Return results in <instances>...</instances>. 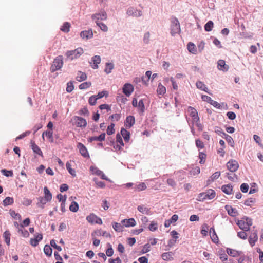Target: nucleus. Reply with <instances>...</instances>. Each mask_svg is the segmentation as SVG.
<instances>
[{
    "label": "nucleus",
    "mask_w": 263,
    "mask_h": 263,
    "mask_svg": "<svg viewBox=\"0 0 263 263\" xmlns=\"http://www.w3.org/2000/svg\"><path fill=\"white\" fill-rule=\"evenodd\" d=\"M187 112L192 118L193 125L195 124L198 127V130L202 131L203 129V126L200 123V119L197 110L192 106H189L187 108Z\"/></svg>",
    "instance_id": "f257e3e1"
},
{
    "label": "nucleus",
    "mask_w": 263,
    "mask_h": 263,
    "mask_svg": "<svg viewBox=\"0 0 263 263\" xmlns=\"http://www.w3.org/2000/svg\"><path fill=\"white\" fill-rule=\"evenodd\" d=\"M237 224L243 231H248L250 226L252 225V220L248 217H243L241 220H237Z\"/></svg>",
    "instance_id": "f03ea898"
},
{
    "label": "nucleus",
    "mask_w": 263,
    "mask_h": 263,
    "mask_svg": "<svg viewBox=\"0 0 263 263\" xmlns=\"http://www.w3.org/2000/svg\"><path fill=\"white\" fill-rule=\"evenodd\" d=\"M215 196L216 193L215 191L212 189H209L204 192L200 193L197 199L199 201H203L206 199H212L215 198Z\"/></svg>",
    "instance_id": "7ed1b4c3"
},
{
    "label": "nucleus",
    "mask_w": 263,
    "mask_h": 263,
    "mask_svg": "<svg viewBox=\"0 0 263 263\" xmlns=\"http://www.w3.org/2000/svg\"><path fill=\"white\" fill-rule=\"evenodd\" d=\"M171 34L174 36L176 34L179 33L181 29L179 21L176 17H172L171 19Z\"/></svg>",
    "instance_id": "20e7f679"
},
{
    "label": "nucleus",
    "mask_w": 263,
    "mask_h": 263,
    "mask_svg": "<svg viewBox=\"0 0 263 263\" xmlns=\"http://www.w3.org/2000/svg\"><path fill=\"white\" fill-rule=\"evenodd\" d=\"M73 125H75L78 127H85L87 126L86 120L79 116H73L70 121Z\"/></svg>",
    "instance_id": "39448f33"
},
{
    "label": "nucleus",
    "mask_w": 263,
    "mask_h": 263,
    "mask_svg": "<svg viewBox=\"0 0 263 263\" xmlns=\"http://www.w3.org/2000/svg\"><path fill=\"white\" fill-rule=\"evenodd\" d=\"M84 52L83 48L79 47L73 50L68 51L66 52V56L70 60H72L79 58Z\"/></svg>",
    "instance_id": "423d86ee"
},
{
    "label": "nucleus",
    "mask_w": 263,
    "mask_h": 263,
    "mask_svg": "<svg viewBox=\"0 0 263 263\" xmlns=\"http://www.w3.org/2000/svg\"><path fill=\"white\" fill-rule=\"evenodd\" d=\"M63 65V57L62 55L57 57L53 61L51 66V72H54L60 69Z\"/></svg>",
    "instance_id": "0eeeda50"
},
{
    "label": "nucleus",
    "mask_w": 263,
    "mask_h": 263,
    "mask_svg": "<svg viewBox=\"0 0 263 263\" xmlns=\"http://www.w3.org/2000/svg\"><path fill=\"white\" fill-rule=\"evenodd\" d=\"M86 220L91 224L96 223L101 224L102 223V219L93 213H91L88 215L86 217Z\"/></svg>",
    "instance_id": "6e6552de"
},
{
    "label": "nucleus",
    "mask_w": 263,
    "mask_h": 263,
    "mask_svg": "<svg viewBox=\"0 0 263 263\" xmlns=\"http://www.w3.org/2000/svg\"><path fill=\"white\" fill-rule=\"evenodd\" d=\"M227 166L230 172H235L238 169L239 164L236 160L231 159L227 162Z\"/></svg>",
    "instance_id": "1a4fd4ad"
},
{
    "label": "nucleus",
    "mask_w": 263,
    "mask_h": 263,
    "mask_svg": "<svg viewBox=\"0 0 263 263\" xmlns=\"http://www.w3.org/2000/svg\"><path fill=\"white\" fill-rule=\"evenodd\" d=\"M77 147L79 149L80 153L83 157L87 158L90 157L87 149L83 144L79 142L77 144Z\"/></svg>",
    "instance_id": "9d476101"
},
{
    "label": "nucleus",
    "mask_w": 263,
    "mask_h": 263,
    "mask_svg": "<svg viewBox=\"0 0 263 263\" xmlns=\"http://www.w3.org/2000/svg\"><path fill=\"white\" fill-rule=\"evenodd\" d=\"M91 18L93 20L97 22V21L106 20L107 18V15L105 11H101L100 13H96L92 15Z\"/></svg>",
    "instance_id": "9b49d317"
},
{
    "label": "nucleus",
    "mask_w": 263,
    "mask_h": 263,
    "mask_svg": "<svg viewBox=\"0 0 263 263\" xmlns=\"http://www.w3.org/2000/svg\"><path fill=\"white\" fill-rule=\"evenodd\" d=\"M126 13L128 16L135 17H139L142 15L141 11L136 9L133 7L129 8L127 10Z\"/></svg>",
    "instance_id": "f8f14e48"
},
{
    "label": "nucleus",
    "mask_w": 263,
    "mask_h": 263,
    "mask_svg": "<svg viewBox=\"0 0 263 263\" xmlns=\"http://www.w3.org/2000/svg\"><path fill=\"white\" fill-rule=\"evenodd\" d=\"M134 91V87L130 83H126L123 87V92L127 97H129Z\"/></svg>",
    "instance_id": "ddd939ff"
},
{
    "label": "nucleus",
    "mask_w": 263,
    "mask_h": 263,
    "mask_svg": "<svg viewBox=\"0 0 263 263\" xmlns=\"http://www.w3.org/2000/svg\"><path fill=\"white\" fill-rule=\"evenodd\" d=\"M225 209L228 212V214L232 217H236L238 215V211L236 208H233L230 205H226Z\"/></svg>",
    "instance_id": "4468645a"
},
{
    "label": "nucleus",
    "mask_w": 263,
    "mask_h": 263,
    "mask_svg": "<svg viewBox=\"0 0 263 263\" xmlns=\"http://www.w3.org/2000/svg\"><path fill=\"white\" fill-rule=\"evenodd\" d=\"M121 224H123V227H134L136 224V222L134 218H131L129 219H125L121 221Z\"/></svg>",
    "instance_id": "2eb2a0df"
},
{
    "label": "nucleus",
    "mask_w": 263,
    "mask_h": 263,
    "mask_svg": "<svg viewBox=\"0 0 263 263\" xmlns=\"http://www.w3.org/2000/svg\"><path fill=\"white\" fill-rule=\"evenodd\" d=\"M258 240L257 233L256 231L252 232L249 238V242L250 245L253 247L255 245V242Z\"/></svg>",
    "instance_id": "dca6fc26"
},
{
    "label": "nucleus",
    "mask_w": 263,
    "mask_h": 263,
    "mask_svg": "<svg viewBox=\"0 0 263 263\" xmlns=\"http://www.w3.org/2000/svg\"><path fill=\"white\" fill-rule=\"evenodd\" d=\"M31 147L34 153L43 157V155L40 148L35 143L34 141H31Z\"/></svg>",
    "instance_id": "f3484780"
},
{
    "label": "nucleus",
    "mask_w": 263,
    "mask_h": 263,
    "mask_svg": "<svg viewBox=\"0 0 263 263\" xmlns=\"http://www.w3.org/2000/svg\"><path fill=\"white\" fill-rule=\"evenodd\" d=\"M217 68L219 70L227 71L229 70V67L228 65L226 64L224 60H219L218 61Z\"/></svg>",
    "instance_id": "a211bd4d"
},
{
    "label": "nucleus",
    "mask_w": 263,
    "mask_h": 263,
    "mask_svg": "<svg viewBox=\"0 0 263 263\" xmlns=\"http://www.w3.org/2000/svg\"><path fill=\"white\" fill-rule=\"evenodd\" d=\"M80 36L82 38L85 39L86 40L92 38L93 36V32L92 29L81 31L80 33Z\"/></svg>",
    "instance_id": "6ab92c4d"
},
{
    "label": "nucleus",
    "mask_w": 263,
    "mask_h": 263,
    "mask_svg": "<svg viewBox=\"0 0 263 263\" xmlns=\"http://www.w3.org/2000/svg\"><path fill=\"white\" fill-rule=\"evenodd\" d=\"M43 238L42 234H37L33 238H31L30 241V244L33 246L35 247L39 244V242L41 241Z\"/></svg>",
    "instance_id": "aec40b11"
},
{
    "label": "nucleus",
    "mask_w": 263,
    "mask_h": 263,
    "mask_svg": "<svg viewBox=\"0 0 263 263\" xmlns=\"http://www.w3.org/2000/svg\"><path fill=\"white\" fill-rule=\"evenodd\" d=\"M91 235L92 237H95L96 236H105L106 237H110L111 235L109 233H107L106 231H102L101 230H97L94 231Z\"/></svg>",
    "instance_id": "412c9836"
},
{
    "label": "nucleus",
    "mask_w": 263,
    "mask_h": 263,
    "mask_svg": "<svg viewBox=\"0 0 263 263\" xmlns=\"http://www.w3.org/2000/svg\"><path fill=\"white\" fill-rule=\"evenodd\" d=\"M222 191L227 195H231L233 192V186L230 184L223 185L221 186Z\"/></svg>",
    "instance_id": "4be33fe9"
},
{
    "label": "nucleus",
    "mask_w": 263,
    "mask_h": 263,
    "mask_svg": "<svg viewBox=\"0 0 263 263\" xmlns=\"http://www.w3.org/2000/svg\"><path fill=\"white\" fill-rule=\"evenodd\" d=\"M138 210L141 213L146 215L151 214V209L144 205H141L137 207Z\"/></svg>",
    "instance_id": "5701e85b"
},
{
    "label": "nucleus",
    "mask_w": 263,
    "mask_h": 263,
    "mask_svg": "<svg viewBox=\"0 0 263 263\" xmlns=\"http://www.w3.org/2000/svg\"><path fill=\"white\" fill-rule=\"evenodd\" d=\"M135 122V118L133 116H128L125 122V125L128 127L130 128Z\"/></svg>",
    "instance_id": "b1692460"
},
{
    "label": "nucleus",
    "mask_w": 263,
    "mask_h": 263,
    "mask_svg": "<svg viewBox=\"0 0 263 263\" xmlns=\"http://www.w3.org/2000/svg\"><path fill=\"white\" fill-rule=\"evenodd\" d=\"M174 253L173 252L163 253L161 255L162 258L165 261L172 260Z\"/></svg>",
    "instance_id": "393cba45"
},
{
    "label": "nucleus",
    "mask_w": 263,
    "mask_h": 263,
    "mask_svg": "<svg viewBox=\"0 0 263 263\" xmlns=\"http://www.w3.org/2000/svg\"><path fill=\"white\" fill-rule=\"evenodd\" d=\"M92 64L91 66L93 69H97L98 68V64L101 62L100 57L99 55H95L92 58Z\"/></svg>",
    "instance_id": "a878e982"
},
{
    "label": "nucleus",
    "mask_w": 263,
    "mask_h": 263,
    "mask_svg": "<svg viewBox=\"0 0 263 263\" xmlns=\"http://www.w3.org/2000/svg\"><path fill=\"white\" fill-rule=\"evenodd\" d=\"M210 234L212 240L214 243H218V237L215 232V229L213 228H211L210 229Z\"/></svg>",
    "instance_id": "bb28decb"
},
{
    "label": "nucleus",
    "mask_w": 263,
    "mask_h": 263,
    "mask_svg": "<svg viewBox=\"0 0 263 263\" xmlns=\"http://www.w3.org/2000/svg\"><path fill=\"white\" fill-rule=\"evenodd\" d=\"M121 134L123 137L125 142H128L130 139V133L129 131H127L125 128H121Z\"/></svg>",
    "instance_id": "cd10ccee"
},
{
    "label": "nucleus",
    "mask_w": 263,
    "mask_h": 263,
    "mask_svg": "<svg viewBox=\"0 0 263 263\" xmlns=\"http://www.w3.org/2000/svg\"><path fill=\"white\" fill-rule=\"evenodd\" d=\"M44 199H46L47 201H50L52 199V194L50 193V191L48 190L47 187L45 186L44 187Z\"/></svg>",
    "instance_id": "c85d7f7f"
},
{
    "label": "nucleus",
    "mask_w": 263,
    "mask_h": 263,
    "mask_svg": "<svg viewBox=\"0 0 263 263\" xmlns=\"http://www.w3.org/2000/svg\"><path fill=\"white\" fill-rule=\"evenodd\" d=\"M105 134L102 133L99 136H93L89 138V141L92 142L93 141H102L105 140Z\"/></svg>",
    "instance_id": "c756f323"
},
{
    "label": "nucleus",
    "mask_w": 263,
    "mask_h": 263,
    "mask_svg": "<svg viewBox=\"0 0 263 263\" xmlns=\"http://www.w3.org/2000/svg\"><path fill=\"white\" fill-rule=\"evenodd\" d=\"M87 79V75L85 72L78 71L76 79L79 82H82Z\"/></svg>",
    "instance_id": "7c9ffc66"
},
{
    "label": "nucleus",
    "mask_w": 263,
    "mask_h": 263,
    "mask_svg": "<svg viewBox=\"0 0 263 263\" xmlns=\"http://www.w3.org/2000/svg\"><path fill=\"white\" fill-rule=\"evenodd\" d=\"M44 135H45L51 142L53 141L52 129H49V130L44 132L42 134V137L43 139Z\"/></svg>",
    "instance_id": "2f4dec72"
},
{
    "label": "nucleus",
    "mask_w": 263,
    "mask_h": 263,
    "mask_svg": "<svg viewBox=\"0 0 263 263\" xmlns=\"http://www.w3.org/2000/svg\"><path fill=\"white\" fill-rule=\"evenodd\" d=\"M112 227L114 230L116 232H120L123 231V226L121 223H119L118 222H113Z\"/></svg>",
    "instance_id": "473e14b6"
},
{
    "label": "nucleus",
    "mask_w": 263,
    "mask_h": 263,
    "mask_svg": "<svg viewBox=\"0 0 263 263\" xmlns=\"http://www.w3.org/2000/svg\"><path fill=\"white\" fill-rule=\"evenodd\" d=\"M157 92L158 95L163 96L166 93V88L161 83H159L158 86Z\"/></svg>",
    "instance_id": "72a5a7b5"
},
{
    "label": "nucleus",
    "mask_w": 263,
    "mask_h": 263,
    "mask_svg": "<svg viewBox=\"0 0 263 263\" xmlns=\"http://www.w3.org/2000/svg\"><path fill=\"white\" fill-rule=\"evenodd\" d=\"M187 49L190 52L193 54L196 53L197 49L196 46L193 43L190 42L187 44Z\"/></svg>",
    "instance_id": "f704fd0d"
},
{
    "label": "nucleus",
    "mask_w": 263,
    "mask_h": 263,
    "mask_svg": "<svg viewBox=\"0 0 263 263\" xmlns=\"http://www.w3.org/2000/svg\"><path fill=\"white\" fill-rule=\"evenodd\" d=\"M256 202V199L254 198H249L244 201V204L246 206H252Z\"/></svg>",
    "instance_id": "c9c22d12"
},
{
    "label": "nucleus",
    "mask_w": 263,
    "mask_h": 263,
    "mask_svg": "<svg viewBox=\"0 0 263 263\" xmlns=\"http://www.w3.org/2000/svg\"><path fill=\"white\" fill-rule=\"evenodd\" d=\"M196 86L198 88L203 90L205 92H208V88L206 87V85L202 82L201 81H197L196 82Z\"/></svg>",
    "instance_id": "e433bc0d"
},
{
    "label": "nucleus",
    "mask_w": 263,
    "mask_h": 263,
    "mask_svg": "<svg viewBox=\"0 0 263 263\" xmlns=\"http://www.w3.org/2000/svg\"><path fill=\"white\" fill-rule=\"evenodd\" d=\"M214 27V23L212 21H208L204 25V29L206 31H211Z\"/></svg>",
    "instance_id": "4c0bfd02"
},
{
    "label": "nucleus",
    "mask_w": 263,
    "mask_h": 263,
    "mask_svg": "<svg viewBox=\"0 0 263 263\" xmlns=\"http://www.w3.org/2000/svg\"><path fill=\"white\" fill-rule=\"evenodd\" d=\"M147 186L145 183L142 182L140 184L136 185L135 187V190L137 191H141L145 190Z\"/></svg>",
    "instance_id": "58836bf2"
},
{
    "label": "nucleus",
    "mask_w": 263,
    "mask_h": 263,
    "mask_svg": "<svg viewBox=\"0 0 263 263\" xmlns=\"http://www.w3.org/2000/svg\"><path fill=\"white\" fill-rule=\"evenodd\" d=\"M44 252L47 256H50L52 255V250L49 245H46L44 248Z\"/></svg>",
    "instance_id": "ea45409f"
},
{
    "label": "nucleus",
    "mask_w": 263,
    "mask_h": 263,
    "mask_svg": "<svg viewBox=\"0 0 263 263\" xmlns=\"http://www.w3.org/2000/svg\"><path fill=\"white\" fill-rule=\"evenodd\" d=\"M69 210L73 212H76L79 210V205L77 202L75 201L72 202L69 206Z\"/></svg>",
    "instance_id": "a19ab883"
},
{
    "label": "nucleus",
    "mask_w": 263,
    "mask_h": 263,
    "mask_svg": "<svg viewBox=\"0 0 263 263\" xmlns=\"http://www.w3.org/2000/svg\"><path fill=\"white\" fill-rule=\"evenodd\" d=\"M10 235L11 234L9 231H6L3 234V236L5 238V242L8 246L10 245Z\"/></svg>",
    "instance_id": "79ce46f5"
},
{
    "label": "nucleus",
    "mask_w": 263,
    "mask_h": 263,
    "mask_svg": "<svg viewBox=\"0 0 263 263\" xmlns=\"http://www.w3.org/2000/svg\"><path fill=\"white\" fill-rule=\"evenodd\" d=\"M114 67V64L112 63H107L106 64V67L104 71L107 74H109L111 72V70L113 69Z\"/></svg>",
    "instance_id": "37998d69"
},
{
    "label": "nucleus",
    "mask_w": 263,
    "mask_h": 263,
    "mask_svg": "<svg viewBox=\"0 0 263 263\" xmlns=\"http://www.w3.org/2000/svg\"><path fill=\"white\" fill-rule=\"evenodd\" d=\"M97 26L99 27L101 30L104 32H107L108 30L107 26L104 23H101L98 21H97L96 22Z\"/></svg>",
    "instance_id": "c03bdc74"
},
{
    "label": "nucleus",
    "mask_w": 263,
    "mask_h": 263,
    "mask_svg": "<svg viewBox=\"0 0 263 263\" xmlns=\"http://www.w3.org/2000/svg\"><path fill=\"white\" fill-rule=\"evenodd\" d=\"M66 167L67 170H68V172L72 176H76V172L74 170L72 169L71 168V165L70 163L69 162H67L66 164Z\"/></svg>",
    "instance_id": "a18cd8bd"
},
{
    "label": "nucleus",
    "mask_w": 263,
    "mask_h": 263,
    "mask_svg": "<svg viewBox=\"0 0 263 263\" xmlns=\"http://www.w3.org/2000/svg\"><path fill=\"white\" fill-rule=\"evenodd\" d=\"M227 252L229 255L233 257H236L239 255V253L237 251L232 249L228 248L227 249Z\"/></svg>",
    "instance_id": "49530a36"
},
{
    "label": "nucleus",
    "mask_w": 263,
    "mask_h": 263,
    "mask_svg": "<svg viewBox=\"0 0 263 263\" xmlns=\"http://www.w3.org/2000/svg\"><path fill=\"white\" fill-rule=\"evenodd\" d=\"M13 201H14L13 198L7 197L3 200V204L4 206L11 205L13 203Z\"/></svg>",
    "instance_id": "de8ad7c7"
},
{
    "label": "nucleus",
    "mask_w": 263,
    "mask_h": 263,
    "mask_svg": "<svg viewBox=\"0 0 263 263\" xmlns=\"http://www.w3.org/2000/svg\"><path fill=\"white\" fill-rule=\"evenodd\" d=\"M70 27V24L68 22H65L62 26L61 28V30L65 32H68L69 31Z\"/></svg>",
    "instance_id": "09e8293b"
},
{
    "label": "nucleus",
    "mask_w": 263,
    "mask_h": 263,
    "mask_svg": "<svg viewBox=\"0 0 263 263\" xmlns=\"http://www.w3.org/2000/svg\"><path fill=\"white\" fill-rule=\"evenodd\" d=\"M91 85V83L90 82H86L83 83H81L79 87L80 89H85L89 87H90Z\"/></svg>",
    "instance_id": "8fccbe9b"
},
{
    "label": "nucleus",
    "mask_w": 263,
    "mask_h": 263,
    "mask_svg": "<svg viewBox=\"0 0 263 263\" xmlns=\"http://www.w3.org/2000/svg\"><path fill=\"white\" fill-rule=\"evenodd\" d=\"M90 170L93 174H95L97 176H99L101 174V172H102L95 166H91Z\"/></svg>",
    "instance_id": "3c124183"
},
{
    "label": "nucleus",
    "mask_w": 263,
    "mask_h": 263,
    "mask_svg": "<svg viewBox=\"0 0 263 263\" xmlns=\"http://www.w3.org/2000/svg\"><path fill=\"white\" fill-rule=\"evenodd\" d=\"M115 124L111 123L107 128L106 133L108 135H112L115 133Z\"/></svg>",
    "instance_id": "603ef678"
},
{
    "label": "nucleus",
    "mask_w": 263,
    "mask_h": 263,
    "mask_svg": "<svg viewBox=\"0 0 263 263\" xmlns=\"http://www.w3.org/2000/svg\"><path fill=\"white\" fill-rule=\"evenodd\" d=\"M199 158L200 159V163L203 164L205 163L206 158V155L202 152H200L199 154Z\"/></svg>",
    "instance_id": "864d4df0"
},
{
    "label": "nucleus",
    "mask_w": 263,
    "mask_h": 263,
    "mask_svg": "<svg viewBox=\"0 0 263 263\" xmlns=\"http://www.w3.org/2000/svg\"><path fill=\"white\" fill-rule=\"evenodd\" d=\"M138 106L139 107L140 112L143 114L145 110V106L143 100H140L139 101Z\"/></svg>",
    "instance_id": "5fc2aeb1"
},
{
    "label": "nucleus",
    "mask_w": 263,
    "mask_h": 263,
    "mask_svg": "<svg viewBox=\"0 0 263 263\" xmlns=\"http://www.w3.org/2000/svg\"><path fill=\"white\" fill-rule=\"evenodd\" d=\"M40 202L37 203V205L39 207H41V208H44V205L48 201H46V199H45L43 198L40 197L39 198Z\"/></svg>",
    "instance_id": "6e6d98bb"
},
{
    "label": "nucleus",
    "mask_w": 263,
    "mask_h": 263,
    "mask_svg": "<svg viewBox=\"0 0 263 263\" xmlns=\"http://www.w3.org/2000/svg\"><path fill=\"white\" fill-rule=\"evenodd\" d=\"M79 114L80 115H84V116H88V115H89V111H88V110L87 109V108L84 107V108L81 109L79 110Z\"/></svg>",
    "instance_id": "4d7b16f0"
},
{
    "label": "nucleus",
    "mask_w": 263,
    "mask_h": 263,
    "mask_svg": "<svg viewBox=\"0 0 263 263\" xmlns=\"http://www.w3.org/2000/svg\"><path fill=\"white\" fill-rule=\"evenodd\" d=\"M158 229L157 223L154 221H152L149 226V229L151 231H155Z\"/></svg>",
    "instance_id": "13d9d810"
},
{
    "label": "nucleus",
    "mask_w": 263,
    "mask_h": 263,
    "mask_svg": "<svg viewBox=\"0 0 263 263\" xmlns=\"http://www.w3.org/2000/svg\"><path fill=\"white\" fill-rule=\"evenodd\" d=\"M1 172L3 173L4 175L7 177H11L13 175L12 171H7L5 169L2 170Z\"/></svg>",
    "instance_id": "bf43d9fd"
},
{
    "label": "nucleus",
    "mask_w": 263,
    "mask_h": 263,
    "mask_svg": "<svg viewBox=\"0 0 263 263\" xmlns=\"http://www.w3.org/2000/svg\"><path fill=\"white\" fill-rule=\"evenodd\" d=\"M108 93L107 91H102L99 92L98 93V95L95 96L97 97V100H98L99 99L102 98L104 96L107 97V96H108Z\"/></svg>",
    "instance_id": "052dcab7"
},
{
    "label": "nucleus",
    "mask_w": 263,
    "mask_h": 263,
    "mask_svg": "<svg viewBox=\"0 0 263 263\" xmlns=\"http://www.w3.org/2000/svg\"><path fill=\"white\" fill-rule=\"evenodd\" d=\"M116 143L120 144V146H124V143L122 137L119 134L116 135Z\"/></svg>",
    "instance_id": "680f3d73"
},
{
    "label": "nucleus",
    "mask_w": 263,
    "mask_h": 263,
    "mask_svg": "<svg viewBox=\"0 0 263 263\" xmlns=\"http://www.w3.org/2000/svg\"><path fill=\"white\" fill-rule=\"evenodd\" d=\"M196 146L198 148H200L201 149H202L204 147V144L203 142H202L199 139H196L195 141Z\"/></svg>",
    "instance_id": "e2e57ef3"
},
{
    "label": "nucleus",
    "mask_w": 263,
    "mask_h": 263,
    "mask_svg": "<svg viewBox=\"0 0 263 263\" xmlns=\"http://www.w3.org/2000/svg\"><path fill=\"white\" fill-rule=\"evenodd\" d=\"M246 231H240L237 233V236L241 239H246L247 237Z\"/></svg>",
    "instance_id": "0e129e2a"
},
{
    "label": "nucleus",
    "mask_w": 263,
    "mask_h": 263,
    "mask_svg": "<svg viewBox=\"0 0 263 263\" xmlns=\"http://www.w3.org/2000/svg\"><path fill=\"white\" fill-rule=\"evenodd\" d=\"M150 41V33L149 32H146L143 37V42L145 44H147L149 43Z\"/></svg>",
    "instance_id": "69168bd1"
},
{
    "label": "nucleus",
    "mask_w": 263,
    "mask_h": 263,
    "mask_svg": "<svg viewBox=\"0 0 263 263\" xmlns=\"http://www.w3.org/2000/svg\"><path fill=\"white\" fill-rule=\"evenodd\" d=\"M57 198L60 202H62V203H63V202H65L67 197L66 195L64 196L61 194H59L57 195Z\"/></svg>",
    "instance_id": "338daca9"
},
{
    "label": "nucleus",
    "mask_w": 263,
    "mask_h": 263,
    "mask_svg": "<svg viewBox=\"0 0 263 263\" xmlns=\"http://www.w3.org/2000/svg\"><path fill=\"white\" fill-rule=\"evenodd\" d=\"M97 100V97L95 96H92L89 99V101H88L89 103L91 105H94L96 104Z\"/></svg>",
    "instance_id": "774afa93"
}]
</instances>
